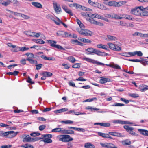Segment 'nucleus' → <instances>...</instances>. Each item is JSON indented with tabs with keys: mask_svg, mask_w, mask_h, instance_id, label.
<instances>
[{
	"mask_svg": "<svg viewBox=\"0 0 148 148\" xmlns=\"http://www.w3.org/2000/svg\"><path fill=\"white\" fill-rule=\"evenodd\" d=\"M78 32L80 34L87 36H91L93 34V32L87 29H77Z\"/></svg>",
	"mask_w": 148,
	"mask_h": 148,
	"instance_id": "1",
	"label": "nucleus"
},
{
	"mask_svg": "<svg viewBox=\"0 0 148 148\" xmlns=\"http://www.w3.org/2000/svg\"><path fill=\"white\" fill-rule=\"evenodd\" d=\"M48 42L50 44V46L55 48L63 50H65V49L59 45H56L57 42L52 40H48Z\"/></svg>",
	"mask_w": 148,
	"mask_h": 148,
	"instance_id": "2",
	"label": "nucleus"
},
{
	"mask_svg": "<svg viewBox=\"0 0 148 148\" xmlns=\"http://www.w3.org/2000/svg\"><path fill=\"white\" fill-rule=\"evenodd\" d=\"M126 130L129 132L130 134L132 135L135 136H137L138 135L133 131L134 130V128L132 127H130L128 125H124L123 127Z\"/></svg>",
	"mask_w": 148,
	"mask_h": 148,
	"instance_id": "3",
	"label": "nucleus"
},
{
	"mask_svg": "<svg viewBox=\"0 0 148 148\" xmlns=\"http://www.w3.org/2000/svg\"><path fill=\"white\" fill-rule=\"evenodd\" d=\"M130 13L131 14L136 16H141L142 12L139 9L137 8L136 7L132 9L131 10Z\"/></svg>",
	"mask_w": 148,
	"mask_h": 148,
	"instance_id": "4",
	"label": "nucleus"
},
{
	"mask_svg": "<svg viewBox=\"0 0 148 148\" xmlns=\"http://www.w3.org/2000/svg\"><path fill=\"white\" fill-rule=\"evenodd\" d=\"M53 5L55 12L58 14L59 12H61V8L60 5L58 4L56 2H53Z\"/></svg>",
	"mask_w": 148,
	"mask_h": 148,
	"instance_id": "5",
	"label": "nucleus"
},
{
	"mask_svg": "<svg viewBox=\"0 0 148 148\" xmlns=\"http://www.w3.org/2000/svg\"><path fill=\"white\" fill-rule=\"evenodd\" d=\"M93 53L97 55L101 56H105L108 55V54L107 53L101 51L99 50L95 49H94Z\"/></svg>",
	"mask_w": 148,
	"mask_h": 148,
	"instance_id": "6",
	"label": "nucleus"
},
{
	"mask_svg": "<svg viewBox=\"0 0 148 148\" xmlns=\"http://www.w3.org/2000/svg\"><path fill=\"white\" fill-rule=\"evenodd\" d=\"M93 53L97 55L101 56H105L108 55V54L107 53L101 51L99 50L95 49H94Z\"/></svg>",
	"mask_w": 148,
	"mask_h": 148,
	"instance_id": "7",
	"label": "nucleus"
},
{
	"mask_svg": "<svg viewBox=\"0 0 148 148\" xmlns=\"http://www.w3.org/2000/svg\"><path fill=\"white\" fill-rule=\"evenodd\" d=\"M22 137L23 138L22 141L23 142L25 143L30 142L31 137L29 135L23 134Z\"/></svg>",
	"mask_w": 148,
	"mask_h": 148,
	"instance_id": "8",
	"label": "nucleus"
},
{
	"mask_svg": "<svg viewBox=\"0 0 148 148\" xmlns=\"http://www.w3.org/2000/svg\"><path fill=\"white\" fill-rule=\"evenodd\" d=\"M100 78L101 79L99 80V82L101 84H104L107 82H110L111 81L110 79L109 78H105L102 77H100Z\"/></svg>",
	"mask_w": 148,
	"mask_h": 148,
	"instance_id": "9",
	"label": "nucleus"
},
{
	"mask_svg": "<svg viewBox=\"0 0 148 148\" xmlns=\"http://www.w3.org/2000/svg\"><path fill=\"white\" fill-rule=\"evenodd\" d=\"M41 141H43L44 143H51L52 142V140L50 138H47L45 134L44 135L43 139V140H41Z\"/></svg>",
	"mask_w": 148,
	"mask_h": 148,
	"instance_id": "10",
	"label": "nucleus"
},
{
	"mask_svg": "<svg viewBox=\"0 0 148 148\" xmlns=\"http://www.w3.org/2000/svg\"><path fill=\"white\" fill-rule=\"evenodd\" d=\"M62 9L65 11L68 14L71 16H73V14L71 11L68 9L67 6L63 5L62 6Z\"/></svg>",
	"mask_w": 148,
	"mask_h": 148,
	"instance_id": "11",
	"label": "nucleus"
},
{
	"mask_svg": "<svg viewBox=\"0 0 148 148\" xmlns=\"http://www.w3.org/2000/svg\"><path fill=\"white\" fill-rule=\"evenodd\" d=\"M46 17L47 19H48L51 20L52 21H53L56 23V24H57V25H60V23L56 22V21L55 20L54 17H53V16L49 14L47 15L46 16Z\"/></svg>",
	"mask_w": 148,
	"mask_h": 148,
	"instance_id": "12",
	"label": "nucleus"
},
{
	"mask_svg": "<svg viewBox=\"0 0 148 148\" xmlns=\"http://www.w3.org/2000/svg\"><path fill=\"white\" fill-rule=\"evenodd\" d=\"M108 134L110 135L116 136L120 137H123L124 136L122 135L121 133L115 132H110L108 133Z\"/></svg>",
	"mask_w": 148,
	"mask_h": 148,
	"instance_id": "13",
	"label": "nucleus"
},
{
	"mask_svg": "<svg viewBox=\"0 0 148 148\" xmlns=\"http://www.w3.org/2000/svg\"><path fill=\"white\" fill-rule=\"evenodd\" d=\"M115 48L118 49V51H119L121 50V48L120 47L121 46V43L118 42H114Z\"/></svg>",
	"mask_w": 148,
	"mask_h": 148,
	"instance_id": "14",
	"label": "nucleus"
},
{
	"mask_svg": "<svg viewBox=\"0 0 148 148\" xmlns=\"http://www.w3.org/2000/svg\"><path fill=\"white\" fill-rule=\"evenodd\" d=\"M138 130L143 135L148 136V131L141 129H138Z\"/></svg>",
	"mask_w": 148,
	"mask_h": 148,
	"instance_id": "15",
	"label": "nucleus"
},
{
	"mask_svg": "<svg viewBox=\"0 0 148 148\" xmlns=\"http://www.w3.org/2000/svg\"><path fill=\"white\" fill-rule=\"evenodd\" d=\"M31 3L33 6L36 8H41L42 7V5L38 2H32Z\"/></svg>",
	"mask_w": 148,
	"mask_h": 148,
	"instance_id": "16",
	"label": "nucleus"
},
{
	"mask_svg": "<svg viewBox=\"0 0 148 148\" xmlns=\"http://www.w3.org/2000/svg\"><path fill=\"white\" fill-rule=\"evenodd\" d=\"M106 4L107 5L110 6L117 7V6H118L117 5V2L114 1H110L106 3Z\"/></svg>",
	"mask_w": 148,
	"mask_h": 148,
	"instance_id": "17",
	"label": "nucleus"
},
{
	"mask_svg": "<svg viewBox=\"0 0 148 148\" xmlns=\"http://www.w3.org/2000/svg\"><path fill=\"white\" fill-rule=\"evenodd\" d=\"M68 110V109L66 108H64L56 110L54 111V112L56 114L61 113L63 112L66 111Z\"/></svg>",
	"mask_w": 148,
	"mask_h": 148,
	"instance_id": "18",
	"label": "nucleus"
},
{
	"mask_svg": "<svg viewBox=\"0 0 148 148\" xmlns=\"http://www.w3.org/2000/svg\"><path fill=\"white\" fill-rule=\"evenodd\" d=\"M42 75L45 77H51L53 75V74L50 72L44 71Z\"/></svg>",
	"mask_w": 148,
	"mask_h": 148,
	"instance_id": "19",
	"label": "nucleus"
},
{
	"mask_svg": "<svg viewBox=\"0 0 148 148\" xmlns=\"http://www.w3.org/2000/svg\"><path fill=\"white\" fill-rule=\"evenodd\" d=\"M107 45L109 46V48L114 51H118L116 49H115V48L114 42V44L111 43H108L107 44Z\"/></svg>",
	"mask_w": 148,
	"mask_h": 148,
	"instance_id": "20",
	"label": "nucleus"
},
{
	"mask_svg": "<svg viewBox=\"0 0 148 148\" xmlns=\"http://www.w3.org/2000/svg\"><path fill=\"white\" fill-rule=\"evenodd\" d=\"M85 148H95L94 145L89 143L85 144L84 145Z\"/></svg>",
	"mask_w": 148,
	"mask_h": 148,
	"instance_id": "21",
	"label": "nucleus"
},
{
	"mask_svg": "<svg viewBox=\"0 0 148 148\" xmlns=\"http://www.w3.org/2000/svg\"><path fill=\"white\" fill-rule=\"evenodd\" d=\"M142 86H141V88L140 90L141 92H145L148 89V86L143 85Z\"/></svg>",
	"mask_w": 148,
	"mask_h": 148,
	"instance_id": "22",
	"label": "nucleus"
},
{
	"mask_svg": "<svg viewBox=\"0 0 148 148\" xmlns=\"http://www.w3.org/2000/svg\"><path fill=\"white\" fill-rule=\"evenodd\" d=\"M107 36L109 41H115L117 40V38L115 36L109 35H107Z\"/></svg>",
	"mask_w": 148,
	"mask_h": 148,
	"instance_id": "23",
	"label": "nucleus"
},
{
	"mask_svg": "<svg viewBox=\"0 0 148 148\" xmlns=\"http://www.w3.org/2000/svg\"><path fill=\"white\" fill-rule=\"evenodd\" d=\"M78 39L80 41L84 43H91L92 42L90 40L88 39H86L84 38H82L80 39Z\"/></svg>",
	"mask_w": 148,
	"mask_h": 148,
	"instance_id": "24",
	"label": "nucleus"
},
{
	"mask_svg": "<svg viewBox=\"0 0 148 148\" xmlns=\"http://www.w3.org/2000/svg\"><path fill=\"white\" fill-rule=\"evenodd\" d=\"M12 131L13 132L10 133V135L7 136V137L8 138L13 137L15 136L18 133V132H15L14 131Z\"/></svg>",
	"mask_w": 148,
	"mask_h": 148,
	"instance_id": "25",
	"label": "nucleus"
},
{
	"mask_svg": "<svg viewBox=\"0 0 148 148\" xmlns=\"http://www.w3.org/2000/svg\"><path fill=\"white\" fill-rule=\"evenodd\" d=\"M121 55L127 57H130L132 56V52H124L122 53Z\"/></svg>",
	"mask_w": 148,
	"mask_h": 148,
	"instance_id": "26",
	"label": "nucleus"
},
{
	"mask_svg": "<svg viewBox=\"0 0 148 148\" xmlns=\"http://www.w3.org/2000/svg\"><path fill=\"white\" fill-rule=\"evenodd\" d=\"M137 55L138 56H141L143 55V53L140 51H136L132 52V56H134Z\"/></svg>",
	"mask_w": 148,
	"mask_h": 148,
	"instance_id": "27",
	"label": "nucleus"
},
{
	"mask_svg": "<svg viewBox=\"0 0 148 148\" xmlns=\"http://www.w3.org/2000/svg\"><path fill=\"white\" fill-rule=\"evenodd\" d=\"M106 65L107 66H109L113 68L118 69H121V67L117 64H114L112 65H111L110 64H106Z\"/></svg>",
	"mask_w": 148,
	"mask_h": 148,
	"instance_id": "28",
	"label": "nucleus"
},
{
	"mask_svg": "<svg viewBox=\"0 0 148 148\" xmlns=\"http://www.w3.org/2000/svg\"><path fill=\"white\" fill-rule=\"evenodd\" d=\"M27 60L29 61L30 63L31 64H37V61L34 60L27 58Z\"/></svg>",
	"mask_w": 148,
	"mask_h": 148,
	"instance_id": "29",
	"label": "nucleus"
},
{
	"mask_svg": "<svg viewBox=\"0 0 148 148\" xmlns=\"http://www.w3.org/2000/svg\"><path fill=\"white\" fill-rule=\"evenodd\" d=\"M34 41L36 43L39 44H44L45 43L44 41L40 39H34Z\"/></svg>",
	"mask_w": 148,
	"mask_h": 148,
	"instance_id": "30",
	"label": "nucleus"
},
{
	"mask_svg": "<svg viewBox=\"0 0 148 148\" xmlns=\"http://www.w3.org/2000/svg\"><path fill=\"white\" fill-rule=\"evenodd\" d=\"M67 58L69 61L73 63H74L76 61V60L72 56H70L68 57Z\"/></svg>",
	"mask_w": 148,
	"mask_h": 148,
	"instance_id": "31",
	"label": "nucleus"
},
{
	"mask_svg": "<svg viewBox=\"0 0 148 148\" xmlns=\"http://www.w3.org/2000/svg\"><path fill=\"white\" fill-rule=\"evenodd\" d=\"M42 58L44 59L45 60H52L53 58L52 57H47L46 56L43 55H42L40 56Z\"/></svg>",
	"mask_w": 148,
	"mask_h": 148,
	"instance_id": "32",
	"label": "nucleus"
},
{
	"mask_svg": "<svg viewBox=\"0 0 148 148\" xmlns=\"http://www.w3.org/2000/svg\"><path fill=\"white\" fill-rule=\"evenodd\" d=\"M113 122L114 123H119L123 125L124 121L121 120H114L113 121Z\"/></svg>",
	"mask_w": 148,
	"mask_h": 148,
	"instance_id": "33",
	"label": "nucleus"
},
{
	"mask_svg": "<svg viewBox=\"0 0 148 148\" xmlns=\"http://www.w3.org/2000/svg\"><path fill=\"white\" fill-rule=\"evenodd\" d=\"M41 134L38 132H34L32 133H31L30 134V135L32 136L33 137H36V136H39Z\"/></svg>",
	"mask_w": 148,
	"mask_h": 148,
	"instance_id": "34",
	"label": "nucleus"
},
{
	"mask_svg": "<svg viewBox=\"0 0 148 148\" xmlns=\"http://www.w3.org/2000/svg\"><path fill=\"white\" fill-rule=\"evenodd\" d=\"M129 95L134 98H136L139 97V95L138 94L135 93L129 94Z\"/></svg>",
	"mask_w": 148,
	"mask_h": 148,
	"instance_id": "35",
	"label": "nucleus"
},
{
	"mask_svg": "<svg viewBox=\"0 0 148 148\" xmlns=\"http://www.w3.org/2000/svg\"><path fill=\"white\" fill-rule=\"evenodd\" d=\"M83 59L93 64L94 60L86 57L84 58Z\"/></svg>",
	"mask_w": 148,
	"mask_h": 148,
	"instance_id": "36",
	"label": "nucleus"
},
{
	"mask_svg": "<svg viewBox=\"0 0 148 148\" xmlns=\"http://www.w3.org/2000/svg\"><path fill=\"white\" fill-rule=\"evenodd\" d=\"M107 148H117V147L112 143H108Z\"/></svg>",
	"mask_w": 148,
	"mask_h": 148,
	"instance_id": "37",
	"label": "nucleus"
},
{
	"mask_svg": "<svg viewBox=\"0 0 148 148\" xmlns=\"http://www.w3.org/2000/svg\"><path fill=\"white\" fill-rule=\"evenodd\" d=\"M10 3V1L9 0H7L6 1H2L1 4L5 6H7Z\"/></svg>",
	"mask_w": 148,
	"mask_h": 148,
	"instance_id": "38",
	"label": "nucleus"
},
{
	"mask_svg": "<svg viewBox=\"0 0 148 148\" xmlns=\"http://www.w3.org/2000/svg\"><path fill=\"white\" fill-rule=\"evenodd\" d=\"M126 3V1H120L118 3L117 2V5H118L117 7L121 6L125 4Z\"/></svg>",
	"mask_w": 148,
	"mask_h": 148,
	"instance_id": "39",
	"label": "nucleus"
},
{
	"mask_svg": "<svg viewBox=\"0 0 148 148\" xmlns=\"http://www.w3.org/2000/svg\"><path fill=\"white\" fill-rule=\"evenodd\" d=\"M61 129H62L61 128H56L54 129H53L51 132H60L61 131Z\"/></svg>",
	"mask_w": 148,
	"mask_h": 148,
	"instance_id": "40",
	"label": "nucleus"
},
{
	"mask_svg": "<svg viewBox=\"0 0 148 148\" xmlns=\"http://www.w3.org/2000/svg\"><path fill=\"white\" fill-rule=\"evenodd\" d=\"M69 5L70 7H75L77 8H78V7H79V6L80 7L79 4H78L76 3H74L73 4H70Z\"/></svg>",
	"mask_w": 148,
	"mask_h": 148,
	"instance_id": "41",
	"label": "nucleus"
},
{
	"mask_svg": "<svg viewBox=\"0 0 148 148\" xmlns=\"http://www.w3.org/2000/svg\"><path fill=\"white\" fill-rule=\"evenodd\" d=\"M123 144L124 145H130L131 144V141L129 140H126L124 141L123 142Z\"/></svg>",
	"mask_w": 148,
	"mask_h": 148,
	"instance_id": "42",
	"label": "nucleus"
},
{
	"mask_svg": "<svg viewBox=\"0 0 148 148\" xmlns=\"http://www.w3.org/2000/svg\"><path fill=\"white\" fill-rule=\"evenodd\" d=\"M62 123H64L65 124H72L73 123V121L69 120L62 121Z\"/></svg>",
	"mask_w": 148,
	"mask_h": 148,
	"instance_id": "43",
	"label": "nucleus"
},
{
	"mask_svg": "<svg viewBox=\"0 0 148 148\" xmlns=\"http://www.w3.org/2000/svg\"><path fill=\"white\" fill-rule=\"evenodd\" d=\"M64 135H60L58 136L59 141H62L64 142Z\"/></svg>",
	"mask_w": 148,
	"mask_h": 148,
	"instance_id": "44",
	"label": "nucleus"
},
{
	"mask_svg": "<svg viewBox=\"0 0 148 148\" xmlns=\"http://www.w3.org/2000/svg\"><path fill=\"white\" fill-rule=\"evenodd\" d=\"M29 49V48L25 47H20V51L23 52Z\"/></svg>",
	"mask_w": 148,
	"mask_h": 148,
	"instance_id": "45",
	"label": "nucleus"
},
{
	"mask_svg": "<svg viewBox=\"0 0 148 148\" xmlns=\"http://www.w3.org/2000/svg\"><path fill=\"white\" fill-rule=\"evenodd\" d=\"M101 126L105 127H109L110 126V124L109 123H101Z\"/></svg>",
	"mask_w": 148,
	"mask_h": 148,
	"instance_id": "46",
	"label": "nucleus"
},
{
	"mask_svg": "<svg viewBox=\"0 0 148 148\" xmlns=\"http://www.w3.org/2000/svg\"><path fill=\"white\" fill-rule=\"evenodd\" d=\"M124 105L125 104H123L119 103H115L112 105L111 106H124Z\"/></svg>",
	"mask_w": 148,
	"mask_h": 148,
	"instance_id": "47",
	"label": "nucleus"
},
{
	"mask_svg": "<svg viewBox=\"0 0 148 148\" xmlns=\"http://www.w3.org/2000/svg\"><path fill=\"white\" fill-rule=\"evenodd\" d=\"M66 142H69L70 141H72L73 139L72 138L70 137V135H66Z\"/></svg>",
	"mask_w": 148,
	"mask_h": 148,
	"instance_id": "48",
	"label": "nucleus"
},
{
	"mask_svg": "<svg viewBox=\"0 0 148 148\" xmlns=\"http://www.w3.org/2000/svg\"><path fill=\"white\" fill-rule=\"evenodd\" d=\"M94 49L93 48L90 47L85 49V51L89 53H93Z\"/></svg>",
	"mask_w": 148,
	"mask_h": 148,
	"instance_id": "49",
	"label": "nucleus"
},
{
	"mask_svg": "<svg viewBox=\"0 0 148 148\" xmlns=\"http://www.w3.org/2000/svg\"><path fill=\"white\" fill-rule=\"evenodd\" d=\"M148 16V11H143L142 12L141 16Z\"/></svg>",
	"mask_w": 148,
	"mask_h": 148,
	"instance_id": "50",
	"label": "nucleus"
},
{
	"mask_svg": "<svg viewBox=\"0 0 148 148\" xmlns=\"http://www.w3.org/2000/svg\"><path fill=\"white\" fill-rule=\"evenodd\" d=\"M125 19L130 20H132L134 19L133 17L132 16L126 14Z\"/></svg>",
	"mask_w": 148,
	"mask_h": 148,
	"instance_id": "51",
	"label": "nucleus"
},
{
	"mask_svg": "<svg viewBox=\"0 0 148 148\" xmlns=\"http://www.w3.org/2000/svg\"><path fill=\"white\" fill-rule=\"evenodd\" d=\"M64 32L62 31H59L58 32L56 33L58 36H61L64 37Z\"/></svg>",
	"mask_w": 148,
	"mask_h": 148,
	"instance_id": "52",
	"label": "nucleus"
},
{
	"mask_svg": "<svg viewBox=\"0 0 148 148\" xmlns=\"http://www.w3.org/2000/svg\"><path fill=\"white\" fill-rule=\"evenodd\" d=\"M36 57H38L37 55L35 54V56H34L33 53H30L29 56L28 58L31 59L32 58H35Z\"/></svg>",
	"mask_w": 148,
	"mask_h": 148,
	"instance_id": "53",
	"label": "nucleus"
},
{
	"mask_svg": "<svg viewBox=\"0 0 148 148\" xmlns=\"http://www.w3.org/2000/svg\"><path fill=\"white\" fill-rule=\"evenodd\" d=\"M35 66H36V69L37 70H39L42 66L43 64H35Z\"/></svg>",
	"mask_w": 148,
	"mask_h": 148,
	"instance_id": "54",
	"label": "nucleus"
},
{
	"mask_svg": "<svg viewBox=\"0 0 148 148\" xmlns=\"http://www.w3.org/2000/svg\"><path fill=\"white\" fill-rule=\"evenodd\" d=\"M93 64H96L98 65H104L105 64L103 63L100 62H98L97 61L95 60H94Z\"/></svg>",
	"mask_w": 148,
	"mask_h": 148,
	"instance_id": "55",
	"label": "nucleus"
},
{
	"mask_svg": "<svg viewBox=\"0 0 148 148\" xmlns=\"http://www.w3.org/2000/svg\"><path fill=\"white\" fill-rule=\"evenodd\" d=\"M128 60L130 61L136 62H141L142 60H140L138 59H129Z\"/></svg>",
	"mask_w": 148,
	"mask_h": 148,
	"instance_id": "56",
	"label": "nucleus"
},
{
	"mask_svg": "<svg viewBox=\"0 0 148 148\" xmlns=\"http://www.w3.org/2000/svg\"><path fill=\"white\" fill-rule=\"evenodd\" d=\"M112 17L115 19H122V18H120V16L116 14H114V15L112 16Z\"/></svg>",
	"mask_w": 148,
	"mask_h": 148,
	"instance_id": "57",
	"label": "nucleus"
},
{
	"mask_svg": "<svg viewBox=\"0 0 148 148\" xmlns=\"http://www.w3.org/2000/svg\"><path fill=\"white\" fill-rule=\"evenodd\" d=\"M13 132L12 131H8L6 132H4L3 134V136H8L10 135V133Z\"/></svg>",
	"mask_w": 148,
	"mask_h": 148,
	"instance_id": "58",
	"label": "nucleus"
},
{
	"mask_svg": "<svg viewBox=\"0 0 148 148\" xmlns=\"http://www.w3.org/2000/svg\"><path fill=\"white\" fill-rule=\"evenodd\" d=\"M94 100H97V98H96V97H94L91 99H86V100H85V101L86 102H90L94 101Z\"/></svg>",
	"mask_w": 148,
	"mask_h": 148,
	"instance_id": "59",
	"label": "nucleus"
},
{
	"mask_svg": "<svg viewBox=\"0 0 148 148\" xmlns=\"http://www.w3.org/2000/svg\"><path fill=\"white\" fill-rule=\"evenodd\" d=\"M71 36V34L70 32H64V37H69L70 38Z\"/></svg>",
	"mask_w": 148,
	"mask_h": 148,
	"instance_id": "60",
	"label": "nucleus"
},
{
	"mask_svg": "<svg viewBox=\"0 0 148 148\" xmlns=\"http://www.w3.org/2000/svg\"><path fill=\"white\" fill-rule=\"evenodd\" d=\"M120 100L122 101L125 102L126 104L128 103H129V101H131V100L129 101L128 100H126V99L123 98H121L120 99Z\"/></svg>",
	"mask_w": 148,
	"mask_h": 148,
	"instance_id": "61",
	"label": "nucleus"
},
{
	"mask_svg": "<svg viewBox=\"0 0 148 148\" xmlns=\"http://www.w3.org/2000/svg\"><path fill=\"white\" fill-rule=\"evenodd\" d=\"M46 126L44 125H40L39 127V129L40 131H42L45 128Z\"/></svg>",
	"mask_w": 148,
	"mask_h": 148,
	"instance_id": "62",
	"label": "nucleus"
},
{
	"mask_svg": "<svg viewBox=\"0 0 148 148\" xmlns=\"http://www.w3.org/2000/svg\"><path fill=\"white\" fill-rule=\"evenodd\" d=\"M21 16L25 19H28L30 18V17L27 15H26L23 14H20Z\"/></svg>",
	"mask_w": 148,
	"mask_h": 148,
	"instance_id": "63",
	"label": "nucleus"
},
{
	"mask_svg": "<svg viewBox=\"0 0 148 148\" xmlns=\"http://www.w3.org/2000/svg\"><path fill=\"white\" fill-rule=\"evenodd\" d=\"M99 8L101 9L102 10H105L106 9V7L104 6L102 4H99V7H98Z\"/></svg>",
	"mask_w": 148,
	"mask_h": 148,
	"instance_id": "64",
	"label": "nucleus"
}]
</instances>
